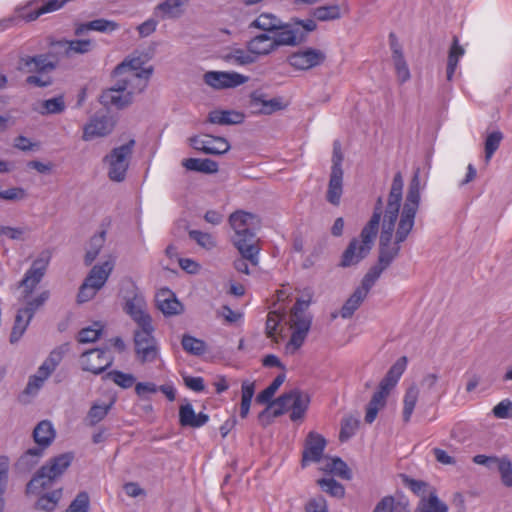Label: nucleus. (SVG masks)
I'll list each match as a JSON object with an SVG mask.
<instances>
[{"instance_id":"nucleus-1","label":"nucleus","mask_w":512,"mask_h":512,"mask_svg":"<svg viewBox=\"0 0 512 512\" xmlns=\"http://www.w3.org/2000/svg\"><path fill=\"white\" fill-rule=\"evenodd\" d=\"M403 186V177L398 172L393 177L385 205L381 200L379 206L382 216L379 247L381 261L386 264L398 255L400 244L407 239L414 227L420 204L419 172L413 176L402 206Z\"/></svg>"},{"instance_id":"nucleus-2","label":"nucleus","mask_w":512,"mask_h":512,"mask_svg":"<svg viewBox=\"0 0 512 512\" xmlns=\"http://www.w3.org/2000/svg\"><path fill=\"white\" fill-rule=\"evenodd\" d=\"M50 250L41 251L32 261L30 268L25 272L19 283V302L22 307L18 309L15 323L10 335V342L16 343L26 331L34 313L48 300L49 292L43 291L33 296L37 285L42 281L51 261Z\"/></svg>"},{"instance_id":"nucleus-3","label":"nucleus","mask_w":512,"mask_h":512,"mask_svg":"<svg viewBox=\"0 0 512 512\" xmlns=\"http://www.w3.org/2000/svg\"><path fill=\"white\" fill-rule=\"evenodd\" d=\"M229 224L234 231L232 242L241 256L249 259L251 264H258L260 248L256 245L255 230L260 222L257 215L243 210H238L229 216Z\"/></svg>"},{"instance_id":"nucleus-4","label":"nucleus","mask_w":512,"mask_h":512,"mask_svg":"<svg viewBox=\"0 0 512 512\" xmlns=\"http://www.w3.org/2000/svg\"><path fill=\"white\" fill-rule=\"evenodd\" d=\"M145 63L142 56L126 57L113 72L116 85L132 96L143 92L153 72L152 66H145Z\"/></svg>"},{"instance_id":"nucleus-5","label":"nucleus","mask_w":512,"mask_h":512,"mask_svg":"<svg viewBox=\"0 0 512 512\" xmlns=\"http://www.w3.org/2000/svg\"><path fill=\"white\" fill-rule=\"evenodd\" d=\"M380 205L381 199H378L373 215L367 225L362 229L359 238L352 239L344 251L341 266L349 267L356 265L369 254L379 229L381 220Z\"/></svg>"},{"instance_id":"nucleus-6","label":"nucleus","mask_w":512,"mask_h":512,"mask_svg":"<svg viewBox=\"0 0 512 512\" xmlns=\"http://www.w3.org/2000/svg\"><path fill=\"white\" fill-rule=\"evenodd\" d=\"M408 359L402 356L389 368L385 376L378 383L375 391L372 393L369 402L366 405L365 416H377L382 413L387 406L388 398L395 390L403 373L406 371Z\"/></svg>"},{"instance_id":"nucleus-7","label":"nucleus","mask_w":512,"mask_h":512,"mask_svg":"<svg viewBox=\"0 0 512 512\" xmlns=\"http://www.w3.org/2000/svg\"><path fill=\"white\" fill-rule=\"evenodd\" d=\"M72 453L60 454L42 466L34 477L27 484L28 493H40L42 490L51 487L62 474L68 469L73 460Z\"/></svg>"},{"instance_id":"nucleus-8","label":"nucleus","mask_w":512,"mask_h":512,"mask_svg":"<svg viewBox=\"0 0 512 512\" xmlns=\"http://www.w3.org/2000/svg\"><path fill=\"white\" fill-rule=\"evenodd\" d=\"M307 307L308 302L298 300L291 310L288 325L292 334L284 348L287 355H294L302 347L308 335L311 317L306 312Z\"/></svg>"},{"instance_id":"nucleus-9","label":"nucleus","mask_w":512,"mask_h":512,"mask_svg":"<svg viewBox=\"0 0 512 512\" xmlns=\"http://www.w3.org/2000/svg\"><path fill=\"white\" fill-rule=\"evenodd\" d=\"M402 479L404 485L419 498L413 512H448V505L438 497L434 486L406 475Z\"/></svg>"},{"instance_id":"nucleus-10","label":"nucleus","mask_w":512,"mask_h":512,"mask_svg":"<svg viewBox=\"0 0 512 512\" xmlns=\"http://www.w3.org/2000/svg\"><path fill=\"white\" fill-rule=\"evenodd\" d=\"M114 266L115 260L112 257L101 264L94 265L79 288L77 301L85 303L92 300L105 286Z\"/></svg>"},{"instance_id":"nucleus-11","label":"nucleus","mask_w":512,"mask_h":512,"mask_svg":"<svg viewBox=\"0 0 512 512\" xmlns=\"http://www.w3.org/2000/svg\"><path fill=\"white\" fill-rule=\"evenodd\" d=\"M124 300V311L137 324V328L149 327L152 319L147 311V303L144 295L132 282H128L121 290Z\"/></svg>"},{"instance_id":"nucleus-12","label":"nucleus","mask_w":512,"mask_h":512,"mask_svg":"<svg viewBox=\"0 0 512 512\" xmlns=\"http://www.w3.org/2000/svg\"><path fill=\"white\" fill-rule=\"evenodd\" d=\"M135 141L129 142L114 148L104 158V163L107 165L108 177L114 182H122L126 177V172L129 167V161L133 152Z\"/></svg>"},{"instance_id":"nucleus-13","label":"nucleus","mask_w":512,"mask_h":512,"mask_svg":"<svg viewBox=\"0 0 512 512\" xmlns=\"http://www.w3.org/2000/svg\"><path fill=\"white\" fill-rule=\"evenodd\" d=\"M19 67L30 73H38L27 77L26 82L30 85L46 87L52 83L48 73L55 69V64L44 55L23 57L20 60Z\"/></svg>"},{"instance_id":"nucleus-14","label":"nucleus","mask_w":512,"mask_h":512,"mask_svg":"<svg viewBox=\"0 0 512 512\" xmlns=\"http://www.w3.org/2000/svg\"><path fill=\"white\" fill-rule=\"evenodd\" d=\"M153 332V325L140 327L134 331L135 354L141 363H151L159 358L160 348Z\"/></svg>"},{"instance_id":"nucleus-15","label":"nucleus","mask_w":512,"mask_h":512,"mask_svg":"<svg viewBox=\"0 0 512 512\" xmlns=\"http://www.w3.org/2000/svg\"><path fill=\"white\" fill-rule=\"evenodd\" d=\"M310 404L308 393L294 389L280 396L274 403V416L289 414V416H302Z\"/></svg>"},{"instance_id":"nucleus-16","label":"nucleus","mask_w":512,"mask_h":512,"mask_svg":"<svg viewBox=\"0 0 512 512\" xmlns=\"http://www.w3.org/2000/svg\"><path fill=\"white\" fill-rule=\"evenodd\" d=\"M63 358L62 349L53 350L46 360L40 365L34 375L29 378L24 393L27 395H35L44 385L52 372L56 369Z\"/></svg>"},{"instance_id":"nucleus-17","label":"nucleus","mask_w":512,"mask_h":512,"mask_svg":"<svg viewBox=\"0 0 512 512\" xmlns=\"http://www.w3.org/2000/svg\"><path fill=\"white\" fill-rule=\"evenodd\" d=\"M80 366L84 371L100 374L113 363V355L107 349H92L80 357Z\"/></svg>"},{"instance_id":"nucleus-18","label":"nucleus","mask_w":512,"mask_h":512,"mask_svg":"<svg viewBox=\"0 0 512 512\" xmlns=\"http://www.w3.org/2000/svg\"><path fill=\"white\" fill-rule=\"evenodd\" d=\"M203 79L208 86L221 90L238 87L246 83L249 78L234 71H209L204 74Z\"/></svg>"},{"instance_id":"nucleus-19","label":"nucleus","mask_w":512,"mask_h":512,"mask_svg":"<svg viewBox=\"0 0 512 512\" xmlns=\"http://www.w3.org/2000/svg\"><path fill=\"white\" fill-rule=\"evenodd\" d=\"M190 145L205 154L220 155L229 151L230 144L223 137L212 135L193 136L189 139Z\"/></svg>"},{"instance_id":"nucleus-20","label":"nucleus","mask_w":512,"mask_h":512,"mask_svg":"<svg viewBox=\"0 0 512 512\" xmlns=\"http://www.w3.org/2000/svg\"><path fill=\"white\" fill-rule=\"evenodd\" d=\"M326 446L325 439L316 433L311 432L306 440L305 448L302 455V467H306L312 462H319L321 464L323 452Z\"/></svg>"},{"instance_id":"nucleus-21","label":"nucleus","mask_w":512,"mask_h":512,"mask_svg":"<svg viewBox=\"0 0 512 512\" xmlns=\"http://www.w3.org/2000/svg\"><path fill=\"white\" fill-rule=\"evenodd\" d=\"M114 128V122L106 116L93 117L83 127L82 139L84 141H92L96 138L109 135Z\"/></svg>"},{"instance_id":"nucleus-22","label":"nucleus","mask_w":512,"mask_h":512,"mask_svg":"<svg viewBox=\"0 0 512 512\" xmlns=\"http://www.w3.org/2000/svg\"><path fill=\"white\" fill-rule=\"evenodd\" d=\"M325 60V55L320 50L306 49L293 53L289 57V63L292 67L299 70H308L320 65Z\"/></svg>"},{"instance_id":"nucleus-23","label":"nucleus","mask_w":512,"mask_h":512,"mask_svg":"<svg viewBox=\"0 0 512 512\" xmlns=\"http://www.w3.org/2000/svg\"><path fill=\"white\" fill-rule=\"evenodd\" d=\"M304 37V33L298 27L283 22L280 23V28L271 34L275 49L280 46L296 45L303 41Z\"/></svg>"},{"instance_id":"nucleus-24","label":"nucleus","mask_w":512,"mask_h":512,"mask_svg":"<svg viewBox=\"0 0 512 512\" xmlns=\"http://www.w3.org/2000/svg\"><path fill=\"white\" fill-rule=\"evenodd\" d=\"M132 100L133 96L116 85L115 81L113 87L105 90L100 96V102L108 108L121 109L129 105Z\"/></svg>"},{"instance_id":"nucleus-25","label":"nucleus","mask_w":512,"mask_h":512,"mask_svg":"<svg viewBox=\"0 0 512 512\" xmlns=\"http://www.w3.org/2000/svg\"><path fill=\"white\" fill-rule=\"evenodd\" d=\"M156 303L159 310L165 315H177L182 312L183 306L175 294L167 289H160L156 294Z\"/></svg>"},{"instance_id":"nucleus-26","label":"nucleus","mask_w":512,"mask_h":512,"mask_svg":"<svg viewBox=\"0 0 512 512\" xmlns=\"http://www.w3.org/2000/svg\"><path fill=\"white\" fill-rule=\"evenodd\" d=\"M247 45L257 61L276 50L271 34L268 33H260L254 36L247 42Z\"/></svg>"},{"instance_id":"nucleus-27","label":"nucleus","mask_w":512,"mask_h":512,"mask_svg":"<svg viewBox=\"0 0 512 512\" xmlns=\"http://www.w3.org/2000/svg\"><path fill=\"white\" fill-rule=\"evenodd\" d=\"M191 0H164L155 7V14L162 19H175L184 12V7Z\"/></svg>"},{"instance_id":"nucleus-28","label":"nucleus","mask_w":512,"mask_h":512,"mask_svg":"<svg viewBox=\"0 0 512 512\" xmlns=\"http://www.w3.org/2000/svg\"><path fill=\"white\" fill-rule=\"evenodd\" d=\"M57 45L67 57L74 54H86L94 48V42L90 39L63 40L59 41Z\"/></svg>"},{"instance_id":"nucleus-29","label":"nucleus","mask_w":512,"mask_h":512,"mask_svg":"<svg viewBox=\"0 0 512 512\" xmlns=\"http://www.w3.org/2000/svg\"><path fill=\"white\" fill-rule=\"evenodd\" d=\"M372 512H409V502L404 497H383L375 505Z\"/></svg>"},{"instance_id":"nucleus-30","label":"nucleus","mask_w":512,"mask_h":512,"mask_svg":"<svg viewBox=\"0 0 512 512\" xmlns=\"http://www.w3.org/2000/svg\"><path fill=\"white\" fill-rule=\"evenodd\" d=\"M224 59L227 63L234 66H247L257 62L247 44L245 48H231L225 54Z\"/></svg>"},{"instance_id":"nucleus-31","label":"nucleus","mask_w":512,"mask_h":512,"mask_svg":"<svg viewBox=\"0 0 512 512\" xmlns=\"http://www.w3.org/2000/svg\"><path fill=\"white\" fill-rule=\"evenodd\" d=\"M320 470L336 475L342 479L349 480L351 478V471L347 464L338 457H325L321 462Z\"/></svg>"},{"instance_id":"nucleus-32","label":"nucleus","mask_w":512,"mask_h":512,"mask_svg":"<svg viewBox=\"0 0 512 512\" xmlns=\"http://www.w3.org/2000/svg\"><path fill=\"white\" fill-rule=\"evenodd\" d=\"M343 192V170L331 171L328 190L327 201L335 206L339 205Z\"/></svg>"},{"instance_id":"nucleus-33","label":"nucleus","mask_w":512,"mask_h":512,"mask_svg":"<svg viewBox=\"0 0 512 512\" xmlns=\"http://www.w3.org/2000/svg\"><path fill=\"white\" fill-rule=\"evenodd\" d=\"M55 435V429L52 423L47 419H44L41 422H39L33 431V437L35 442L43 448H46L51 444V442L55 438Z\"/></svg>"},{"instance_id":"nucleus-34","label":"nucleus","mask_w":512,"mask_h":512,"mask_svg":"<svg viewBox=\"0 0 512 512\" xmlns=\"http://www.w3.org/2000/svg\"><path fill=\"white\" fill-rule=\"evenodd\" d=\"M244 115L237 111L214 110L209 113L208 121L212 124L232 125L243 122Z\"/></svg>"},{"instance_id":"nucleus-35","label":"nucleus","mask_w":512,"mask_h":512,"mask_svg":"<svg viewBox=\"0 0 512 512\" xmlns=\"http://www.w3.org/2000/svg\"><path fill=\"white\" fill-rule=\"evenodd\" d=\"M106 241V232L100 231L96 234H94L86 248V253L84 256V262L86 265L92 264V262L98 257L100 251L102 250L104 244Z\"/></svg>"},{"instance_id":"nucleus-36","label":"nucleus","mask_w":512,"mask_h":512,"mask_svg":"<svg viewBox=\"0 0 512 512\" xmlns=\"http://www.w3.org/2000/svg\"><path fill=\"white\" fill-rule=\"evenodd\" d=\"M250 106L254 113L271 114L281 109V104L277 99H264L262 95L253 94L251 96Z\"/></svg>"},{"instance_id":"nucleus-37","label":"nucleus","mask_w":512,"mask_h":512,"mask_svg":"<svg viewBox=\"0 0 512 512\" xmlns=\"http://www.w3.org/2000/svg\"><path fill=\"white\" fill-rule=\"evenodd\" d=\"M182 166L187 170L197 171L207 174L218 172L217 162L211 159L187 158L182 161Z\"/></svg>"},{"instance_id":"nucleus-38","label":"nucleus","mask_w":512,"mask_h":512,"mask_svg":"<svg viewBox=\"0 0 512 512\" xmlns=\"http://www.w3.org/2000/svg\"><path fill=\"white\" fill-rule=\"evenodd\" d=\"M419 395L420 388L415 382L406 387L402 398L404 416H411L413 414L419 400Z\"/></svg>"},{"instance_id":"nucleus-39","label":"nucleus","mask_w":512,"mask_h":512,"mask_svg":"<svg viewBox=\"0 0 512 512\" xmlns=\"http://www.w3.org/2000/svg\"><path fill=\"white\" fill-rule=\"evenodd\" d=\"M367 295L368 292L358 287L342 306L340 311L341 317L344 319L350 318L360 307Z\"/></svg>"},{"instance_id":"nucleus-40","label":"nucleus","mask_w":512,"mask_h":512,"mask_svg":"<svg viewBox=\"0 0 512 512\" xmlns=\"http://www.w3.org/2000/svg\"><path fill=\"white\" fill-rule=\"evenodd\" d=\"M282 21L271 13H261L254 21L251 22L250 27L264 31V33L272 34L277 28H280Z\"/></svg>"},{"instance_id":"nucleus-41","label":"nucleus","mask_w":512,"mask_h":512,"mask_svg":"<svg viewBox=\"0 0 512 512\" xmlns=\"http://www.w3.org/2000/svg\"><path fill=\"white\" fill-rule=\"evenodd\" d=\"M43 447H34L28 449L17 461V467L21 471L31 470L42 458L44 454Z\"/></svg>"},{"instance_id":"nucleus-42","label":"nucleus","mask_w":512,"mask_h":512,"mask_svg":"<svg viewBox=\"0 0 512 512\" xmlns=\"http://www.w3.org/2000/svg\"><path fill=\"white\" fill-rule=\"evenodd\" d=\"M256 385L254 381L244 380L241 385L240 415L247 416L250 411L252 398L255 394Z\"/></svg>"},{"instance_id":"nucleus-43","label":"nucleus","mask_w":512,"mask_h":512,"mask_svg":"<svg viewBox=\"0 0 512 512\" xmlns=\"http://www.w3.org/2000/svg\"><path fill=\"white\" fill-rule=\"evenodd\" d=\"M392 261L387 264L381 261V248L379 247V264L372 267L368 273L364 276L361 285V289L369 293L376 280L380 277L381 273L390 265Z\"/></svg>"},{"instance_id":"nucleus-44","label":"nucleus","mask_w":512,"mask_h":512,"mask_svg":"<svg viewBox=\"0 0 512 512\" xmlns=\"http://www.w3.org/2000/svg\"><path fill=\"white\" fill-rule=\"evenodd\" d=\"M285 380V375L280 374L278 375L273 382L265 388L263 391H261L256 396V403L260 405H267L271 402L272 398L274 397L276 391L279 389V387L283 384Z\"/></svg>"},{"instance_id":"nucleus-45","label":"nucleus","mask_w":512,"mask_h":512,"mask_svg":"<svg viewBox=\"0 0 512 512\" xmlns=\"http://www.w3.org/2000/svg\"><path fill=\"white\" fill-rule=\"evenodd\" d=\"M69 0H49L46 4L38 8L37 10L28 13V14H21V17L25 19L26 21H34L39 16L50 13L59 10L64 6L65 3H67Z\"/></svg>"},{"instance_id":"nucleus-46","label":"nucleus","mask_w":512,"mask_h":512,"mask_svg":"<svg viewBox=\"0 0 512 512\" xmlns=\"http://www.w3.org/2000/svg\"><path fill=\"white\" fill-rule=\"evenodd\" d=\"M69 0H49L46 4L38 8L37 10L28 13V14H21V17L25 19L26 21H34L39 16L50 13L59 10L64 6L65 3H67Z\"/></svg>"},{"instance_id":"nucleus-47","label":"nucleus","mask_w":512,"mask_h":512,"mask_svg":"<svg viewBox=\"0 0 512 512\" xmlns=\"http://www.w3.org/2000/svg\"><path fill=\"white\" fill-rule=\"evenodd\" d=\"M62 490L57 489L50 493L44 494L37 500L35 507L38 510L50 512L54 510L61 499Z\"/></svg>"},{"instance_id":"nucleus-48","label":"nucleus","mask_w":512,"mask_h":512,"mask_svg":"<svg viewBox=\"0 0 512 512\" xmlns=\"http://www.w3.org/2000/svg\"><path fill=\"white\" fill-rule=\"evenodd\" d=\"M312 15L319 21H332L341 17V8L337 4L320 6L313 10Z\"/></svg>"},{"instance_id":"nucleus-49","label":"nucleus","mask_w":512,"mask_h":512,"mask_svg":"<svg viewBox=\"0 0 512 512\" xmlns=\"http://www.w3.org/2000/svg\"><path fill=\"white\" fill-rule=\"evenodd\" d=\"M394 67L396 70V74L398 77V80L401 83L406 82L410 79V71L407 66V63L402 55V52L397 48H393V55H392Z\"/></svg>"},{"instance_id":"nucleus-50","label":"nucleus","mask_w":512,"mask_h":512,"mask_svg":"<svg viewBox=\"0 0 512 512\" xmlns=\"http://www.w3.org/2000/svg\"><path fill=\"white\" fill-rule=\"evenodd\" d=\"M464 48L458 44V40L454 38L453 45L450 48L448 63H447V79L451 80L456 67L458 65L459 59L464 55Z\"/></svg>"},{"instance_id":"nucleus-51","label":"nucleus","mask_w":512,"mask_h":512,"mask_svg":"<svg viewBox=\"0 0 512 512\" xmlns=\"http://www.w3.org/2000/svg\"><path fill=\"white\" fill-rule=\"evenodd\" d=\"M361 427V421L358 418H344L341 423L339 440L345 442L353 437Z\"/></svg>"},{"instance_id":"nucleus-52","label":"nucleus","mask_w":512,"mask_h":512,"mask_svg":"<svg viewBox=\"0 0 512 512\" xmlns=\"http://www.w3.org/2000/svg\"><path fill=\"white\" fill-rule=\"evenodd\" d=\"M320 488L333 497L342 498L345 490L342 484L333 478H322L317 481Z\"/></svg>"},{"instance_id":"nucleus-53","label":"nucleus","mask_w":512,"mask_h":512,"mask_svg":"<svg viewBox=\"0 0 512 512\" xmlns=\"http://www.w3.org/2000/svg\"><path fill=\"white\" fill-rule=\"evenodd\" d=\"M107 377L111 381H113L117 386L123 389L131 388L136 383V378L134 377V375L130 373H124L119 370L110 371L107 374Z\"/></svg>"},{"instance_id":"nucleus-54","label":"nucleus","mask_w":512,"mask_h":512,"mask_svg":"<svg viewBox=\"0 0 512 512\" xmlns=\"http://www.w3.org/2000/svg\"><path fill=\"white\" fill-rule=\"evenodd\" d=\"M40 106L41 114H58L64 111L65 102L62 96H58L42 101Z\"/></svg>"},{"instance_id":"nucleus-55","label":"nucleus","mask_w":512,"mask_h":512,"mask_svg":"<svg viewBox=\"0 0 512 512\" xmlns=\"http://www.w3.org/2000/svg\"><path fill=\"white\" fill-rule=\"evenodd\" d=\"M495 466L497 467L501 481L504 486L512 487V462L508 457L499 458Z\"/></svg>"},{"instance_id":"nucleus-56","label":"nucleus","mask_w":512,"mask_h":512,"mask_svg":"<svg viewBox=\"0 0 512 512\" xmlns=\"http://www.w3.org/2000/svg\"><path fill=\"white\" fill-rule=\"evenodd\" d=\"M503 139V134L500 131H493L489 133L485 140V160L489 162L493 154L499 148Z\"/></svg>"},{"instance_id":"nucleus-57","label":"nucleus","mask_w":512,"mask_h":512,"mask_svg":"<svg viewBox=\"0 0 512 512\" xmlns=\"http://www.w3.org/2000/svg\"><path fill=\"white\" fill-rule=\"evenodd\" d=\"M183 349L194 355H201L206 351L205 342L195 337L185 335L182 338Z\"/></svg>"},{"instance_id":"nucleus-58","label":"nucleus","mask_w":512,"mask_h":512,"mask_svg":"<svg viewBox=\"0 0 512 512\" xmlns=\"http://www.w3.org/2000/svg\"><path fill=\"white\" fill-rule=\"evenodd\" d=\"M102 325L94 323L92 326L83 328L78 334V341L80 343H91L96 341L102 333Z\"/></svg>"},{"instance_id":"nucleus-59","label":"nucleus","mask_w":512,"mask_h":512,"mask_svg":"<svg viewBox=\"0 0 512 512\" xmlns=\"http://www.w3.org/2000/svg\"><path fill=\"white\" fill-rule=\"evenodd\" d=\"M190 238L195 240L197 244L207 250H210L216 246V241L214 237L205 232H201L198 230H192L189 232Z\"/></svg>"},{"instance_id":"nucleus-60","label":"nucleus","mask_w":512,"mask_h":512,"mask_svg":"<svg viewBox=\"0 0 512 512\" xmlns=\"http://www.w3.org/2000/svg\"><path fill=\"white\" fill-rule=\"evenodd\" d=\"M88 26L90 30L102 33L113 32L119 28L118 23L102 18L88 22Z\"/></svg>"},{"instance_id":"nucleus-61","label":"nucleus","mask_w":512,"mask_h":512,"mask_svg":"<svg viewBox=\"0 0 512 512\" xmlns=\"http://www.w3.org/2000/svg\"><path fill=\"white\" fill-rule=\"evenodd\" d=\"M283 315L278 313L277 311H270L267 315L266 320V334L268 338L276 339V331L278 325L282 321ZM277 342V340H275Z\"/></svg>"},{"instance_id":"nucleus-62","label":"nucleus","mask_w":512,"mask_h":512,"mask_svg":"<svg viewBox=\"0 0 512 512\" xmlns=\"http://www.w3.org/2000/svg\"><path fill=\"white\" fill-rule=\"evenodd\" d=\"M29 229L27 227H10L2 226L0 234L6 236L11 240L24 241Z\"/></svg>"},{"instance_id":"nucleus-63","label":"nucleus","mask_w":512,"mask_h":512,"mask_svg":"<svg viewBox=\"0 0 512 512\" xmlns=\"http://www.w3.org/2000/svg\"><path fill=\"white\" fill-rule=\"evenodd\" d=\"M89 496L86 492H80L72 501L67 512H88Z\"/></svg>"},{"instance_id":"nucleus-64","label":"nucleus","mask_w":512,"mask_h":512,"mask_svg":"<svg viewBox=\"0 0 512 512\" xmlns=\"http://www.w3.org/2000/svg\"><path fill=\"white\" fill-rule=\"evenodd\" d=\"M27 197L25 189L21 187H12L6 190H0V199L7 201H21Z\"/></svg>"}]
</instances>
